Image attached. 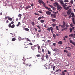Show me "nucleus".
I'll list each match as a JSON object with an SVG mask.
<instances>
[{"label": "nucleus", "mask_w": 75, "mask_h": 75, "mask_svg": "<svg viewBox=\"0 0 75 75\" xmlns=\"http://www.w3.org/2000/svg\"><path fill=\"white\" fill-rule=\"evenodd\" d=\"M38 44H37L36 45H35L34 46H32L31 47V48L32 49V50H35L36 47H38Z\"/></svg>", "instance_id": "f257e3e1"}, {"label": "nucleus", "mask_w": 75, "mask_h": 75, "mask_svg": "<svg viewBox=\"0 0 75 75\" xmlns=\"http://www.w3.org/2000/svg\"><path fill=\"white\" fill-rule=\"evenodd\" d=\"M53 28L52 27H50V28H47V31H50L51 30V31L52 32V33H53V31H53Z\"/></svg>", "instance_id": "f03ea898"}, {"label": "nucleus", "mask_w": 75, "mask_h": 75, "mask_svg": "<svg viewBox=\"0 0 75 75\" xmlns=\"http://www.w3.org/2000/svg\"><path fill=\"white\" fill-rule=\"evenodd\" d=\"M54 6L55 7H58V6H59V5H58V3L57 2H56L53 4Z\"/></svg>", "instance_id": "7ed1b4c3"}, {"label": "nucleus", "mask_w": 75, "mask_h": 75, "mask_svg": "<svg viewBox=\"0 0 75 75\" xmlns=\"http://www.w3.org/2000/svg\"><path fill=\"white\" fill-rule=\"evenodd\" d=\"M50 17H52V18H56V14H52L50 15Z\"/></svg>", "instance_id": "20e7f679"}, {"label": "nucleus", "mask_w": 75, "mask_h": 75, "mask_svg": "<svg viewBox=\"0 0 75 75\" xmlns=\"http://www.w3.org/2000/svg\"><path fill=\"white\" fill-rule=\"evenodd\" d=\"M45 13L47 15H51V12L49 11H45Z\"/></svg>", "instance_id": "39448f33"}, {"label": "nucleus", "mask_w": 75, "mask_h": 75, "mask_svg": "<svg viewBox=\"0 0 75 75\" xmlns=\"http://www.w3.org/2000/svg\"><path fill=\"white\" fill-rule=\"evenodd\" d=\"M57 10H58L59 11H61V8H62V7L61 6H57Z\"/></svg>", "instance_id": "423d86ee"}, {"label": "nucleus", "mask_w": 75, "mask_h": 75, "mask_svg": "<svg viewBox=\"0 0 75 75\" xmlns=\"http://www.w3.org/2000/svg\"><path fill=\"white\" fill-rule=\"evenodd\" d=\"M39 1H40L38 2H39L40 4H44V2L43 1H42L41 0Z\"/></svg>", "instance_id": "0eeeda50"}, {"label": "nucleus", "mask_w": 75, "mask_h": 75, "mask_svg": "<svg viewBox=\"0 0 75 75\" xmlns=\"http://www.w3.org/2000/svg\"><path fill=\"white\" fill-rule=\"evenodd\" d=\"M53 51L56 52H59V50L58 49H54Z\"/></svg>", "instance_id": "6e6552de"}, {"label": "nucleus", "mask_w": 75, "mask_h": 75, "mask_svg": "<svg viewBox=\"0 0 75 75\" xmlns=\"http://www.w3.org/2000/svg\"><path fill=\"white\" fill-rule=\"evenodd\" d=\"M45 8L46 9L48 10L49 11H50L52 12V10H51V8H48V7H45Z\"/></svg>", "instance_id": "1a4fd4ad"}, {"label": "nucleus", "mask_w": 75, "mask_h": 75, "mask_svg": "<svg viewBox=\"0 0 75 75\" xmlns=\"http://www.w3.org/2000/svg\"><path fill=\"white\" fill-rule=\"evenodd\" d=\"M40 57V54H38L37 55H36L35 56V57L36 58H38V57Z\"/></svg>", "instance_id": "9d476101"}, {"label": "nucleus", "mask_w": 75, "mask_h": 75, "mask_svg": "<svg viewBox=\"0 0 75 75\" xmlns=\"http://www.w3.org/2000/svg\"><path fill=\"white\" fill-rule=\"evenodd\" d=\"M71 19H72V21H73V23H74V25H75V19L74 20V18H71Z\"/></svg>", "instance_id": "9b49d317"}, {"label": "nucleus", "mask_w": 75, "mask_h": 75, "mask_svg": "<svg viewBox=\"0 0 75 75\" xmlns=\"http://www.w3.org/2000/svg\"><path fill=\"white\" fill-rule=\"evenodd\" d=\"M50 66H50L49 65H46V66H45V69H49L50 68Z\"/></svg>", "instance_id": "f8f14e48"}, {"label": "nucleus", "mask_w": 75, "mask_h": 75, "mask_svg": "<svg viewBox=\"0 0 75 75\" xmlns=\"http://www.w3.org/2000/svg\"><path fill=\"white\" fill-rule=\"evenodd\" d=\"M31 8V6L29 5V6H27L25 8L27 10V9H28V8Z\"/></svg>", "instance_id": "ddd939ff"}, {"label": "nucleus", "mask_w": 75, "mask_h": 75, "mask_svg": "<svg viewBox=\"0 0 75 75\" xmlns=\"http://www.w3.org/2000/svg\"><path fill=\"white\" fill-rule=\"evenodd\" d=\"M67 48H69L68 50H69L70 51V50L71 49V48L70 47H66V48H65V49H67Z\"/></svg>", "instance_id": "4468645a"}, {"label": "nucleus", "mask_w": 75, "mask_h": 75, "mask_svg": "<svg viewBox=\"0 0 75 75\" xmlns=\"http://www.w3.org/2000/svg\"><path fill=\"white\" fill-rule=\"evenodd\" d=\"M60 3L62 5L64 4V2H63V1H62V0H61L60 1Z\"/></svg>", "instance_id": "2eb2a0df"}, {"label": "nucleus", "mask_w": 75, "mask_h": 75, "mask_svg": "<svg viewBox=\"0 0 75 75\" xmlns=\"http://www.w3.org/2000/svg\"><path fill=\"white\" fill-rule=\"evenodd\" d=\"M58 44L61 45L62 44V41H60L59 42H58Z\"/></svg>", "instance_id": "dca6fc26"}, {"label": "nucleus", "mask_w": 75, "mask_h": 75, "mask_svg": "<svg viewBox=\"0 0 75 75\" xmlns=\"http://www.w3.org/2000/svg\"><path fill=\"white\" fill-rule=\"evenodd\" d=\"M54 65V64H53L52 63H51L49 65L50 66H52Z\"/></svg>", "instance_id": "f3484780"}, {"label": "nucleus", "mask_w": 75, "mask_h": 75, "mask_svg": "<svg viewBox=\"0 0 75 75\" xmlns=\"http://www.w3.org/2000/svg\"><path fill=\"white\" fill-rule=\"evenodd\" d=\"M71 55V54L70 53H68V54H67V56L70 57Z\"/></svg>", "instance_id": "a211bd4d"}, {"label": "nucleus", "mask_w": 75, "mask_h": 75, "mask_svg": "<svg viewBox=\"0 0 75 75\" xmlns=\"http://www.w3.org/2000/svg\"><path fill=\"white\" fill-rule=\"evenodd\" d=\"M71 11H67V14L68 15H69L71 13Z\"/></svg>", "instance_id": "6ab92c4d"}, {"label": "nucleus", "mask_w": 75, "mask_h": 75, "mask_svg": "<svg viewBox=\"0 0 75 75\" xmlns=\"http://www.w3.org/2000/svg\"><path fill=\"white\" fill-rule=\"evenodd\" d=\"M52 21L53 22L55 23V21L57 20L56 19H52Z\"/></svg>", "instance_id": "aec40b11"}, {"label": "nucleus", "mask_w": 75, "mask_h": 75, "mask_svg": "<svg viewBox=\"0 0 75 75\" xmlns=\"http://www.w3.org/2000/svg\"><path fill=\"white\" fill-rule=\"evenodd\" d=\"M24 30H25V31H28L29 30V29L27 28H25Z\"/></svg>", "instance_id": "412c9836"}, {"label": "nucleus", "mask_w": 75, "mask_h": 75, "mask_svg": "<svg viewBox=\"0 0 75 75\" xmlns=\"http://www.w3.org/2000/svg\"><path fill=\"white\" fill-rule=\"evenodd\" d=\"M70 3L71 4H74V1L73 0L71 1L70 2Z\"/></svg>", "instance_id": "4be33fe9"}, {"label": "nucleus", "mask_w": 75, "mask_h": 75, "mask_svg": "<svg viewBox=\"0 0 75 75\" xmlns=\"http://www.w3.org/2000/svg\"><path fill=\"white\" fill-rule=\"evenodd\" d=\"M65 7V9L66 10H68L69 9V7Z\"/></svg>", "instance_id": "5701e85b"}, {"label": "nucleus", "mask_w": 75, "mask_h": 75, "mask_svg": "<svg viewBox=\"0 0 75 75\" xmlns=\"http://www.w3.org/2000/svg\"><path fill=\"white\" fill-rule=\"evenodd\" d=\"M64 3L69 2V0H64Z\"/></svg>", "instance_id": "b1692460"}, {"label": "nucleus", "mask_w": 75, "mask_h": 75, "mask_svg": "<svg viewBox=\"0 0 75 75\" xmlns=\"http://www.w3.org/2000/svg\"><path fill=\"white\" fill-rule=\"evenodd\" d=\"M14 27H15V25L14 24H13L12 26H11V27L12 28H14Z\"/></svg>", "instance_id": "393cba45"}, {"label": "nucleus", "mask_w": 75, "mask_h": 75, "mask_svg": "<svg viewBox=\"0 0 75 75\" xmlns=\"http://www.w3.org/2000/svg\"><path fill=\"white\" fill-rule=\"evenodd\" d=\"M18 17L21 18V17L22 16V15L19 14V15H18Z\"/></svg>", "instance_id": "a878e982"}, {"label": "nucleus", "mask_w": 75, "mask_h": 75, "mask_svg": "<svg viewBox=\"0 0 75 75\" xmlns=\"http://www.w3.org/2000/svg\"><path fill=\"white\" fill-rule=\"evenodd\" d=\"M71 16L72 17H74V13H71Z\"/></svg>", "instance_id": "bb28decb"}, {"label": "nucleus", "mask_w": 75, "mask_h": 75, "mask_svg": "<svg viewBox=\"0 0 75 75\" xmlns=\"http://www.w3.org/2000/svg\"><path fill=\"white\" fill-rule=\"evenodd\" d=\"M21 25V22H18V25H17V27H18V26H19V25Z\"/></svg>", "instance_id": "cd10ccee"}, {"label": "nucleus", "mask_w": 75, "mask_h": 75, "mask_svg": "<svg viewBox=\"0 0 75 75\" xmlns=\"http://www.w3.org/2000/svg\"><path fill=\"white\" fill-rule=\"evenodd\" d=\"M69 30H70V33H72L73 29H72V28H69Z\"/></svg>", "instance_id": "c85d7f7f"}, {"label": "nucleus", "mask_w": 75, "mask_h": 75, "mask_svg": "<svg viewBox=\"0 0 75 75\" xmlns=\"http://www.w3.org/2000/svg\"><path fill=\"white\" fill-rule=\"evenodd\" d=\"M15 40H16V39H15V38H13L12 40V41H15Z\"/></svg>", "instance_id": "c756f323"}, {"label": "nucleus", "mask_w": 75, "mask_h": 75, "mask_svg": "<svg viewBox=\"0 0 75 75\" xmlns=\"http://www.w3.org/2000/svg\"><path fill=\"white\" fill-rule=\"evenodd\" d=\"M44 21H45L44 20H41L40 21V23H43L44 22Z\"/></svg>", "instance_id": "7c9ffc66"}, {"label": "nucleus", "mask_w": 75, "mask_h": 75, "mask_svg": "<svg viewBox=\"0 0 75 75\" xmlns=\"http://www.w3.org/2000/svg\"><path fill=\"white\" fill-rule=\"evenodd\" d=\"M59 71H61V69H57V70L54 73H55V72H58Z\"/></svg>", "instance_id": "2f4dec72"}, {"label": "nucleus", "mask_w": 75, "mask_h": 75, "mask_svg": "<svg viewBox=\"0 0 75 75\" xmlns=\"http://www.w3.org/2000/svg\"><path fill=\"white\" fill-rule=\"evenodd\" d=\"M22 60H23V64L25 65L26 64L25 62V60H24L23 59H22Z\"/></svg>", "instance_id": "473e14b6"}, {"label": "nucleus", "mask_w": 75, "mask_h": 75, "mask_svg": "<svg viewBox=\"0 0 75 75\" xmlns=\"http://www.w3.org/2000/svg\"><path fill=\"white\" fill-rule=\"evenodd\" d=\"M62 6L63 7H65L67 6V5L65 4H62Z\"/></svg>", "instance_id": "72a5a7b5"}, {"label": "nucleus", "mask_w": 75, "mask_h": 75, "mask_svg": "<svg viewBox=\"0 0 75 75\" xmlns=\"http://www.w3.org/2000/svg\"><path fill=\"white\" fill-rule=\"evenodd\" d=\"M27 45H33V44L31 42H30L29 43V44H27Z\"/></svg>", "instance_id": "f704fd0d"}, {"label": "nucleus", "mask_w": 75, "mask_h": 75, "mask_svg": "<svg viewBox=\"0 0 75 75\" xmlns=\"http://www.w3.org/2000/svg\"><path fill=\"white\" fill-rule=\"evenodd\" d=\"M8 18H9V17L6 16H5V20H6L8 19Z\"/></svg>", "instance_id": "c9c22d12"}, {"label": "nucleus", "mask_w": 75, "mask_h": 75, "mask_svg": "<svg viewBox=\"0 0 75 75\" xmlns=\"http://www.w3.org/2000/svg\"><path fill=\"white\" fill-rule=\"evenodd\" d=\"M8 19L9 20L11 21L12 20V18H8Z\"/></svg>", "instance_id": "e433bc0d"}, {"label": "nucleus", "mask_w": 75, "mask_h": 75, "mask_svg": "<svg viewBox=\"0 0 75 75\" xmlns=\"http://www.w3.org/2000/svg\"><path fill=\"white\" fill-rule=\"evenodd\" d=\"M56 25H57V24H56L55 23H53L52 24V26H53V27H54L55 26H56Z\"/></svg>", "instance_id": "4c0bfd02"}, {"label": "nucleus", "mask_w": 75, "mask_h": 75, "mask_svg": "<svg viewBox=\"0 0 75 75\" xmlns=\"http://www.w3.org/2000/svg\"><path fill=\"white\" fill-rule=\"evenodd\" d=\"M62 28H64L65 27V25H61Z\"/></svg>", "instance_id": "58836bf2"}, {"label": "nucleus", "mask_w": 75, "mask_h": 75, "mask_svg": "<svg viewBox=\"0 0 75 75\" xmlns=\"http://www.w3.org/2000/svg\"><path fill=\"white\" fill-rule=\"evenodd\" d=\"M31 24L32 25H33V26H34L35 25V23L34 22H32L31 23Z\"/></svg>", "instance_id": "ea45409f"}, {"label": "nucleus", "mask_w": 75, "mask_h": 75, "mask_svg": "<svg viewBox=\"0 0 75 75\" xmlns=\"http://www.w3.org/2000/svg\"><path fill=\"white\" fill-rule=\"evenodd\" d=\"M26 40L27 41H28L31 42L30 40H29V39H28V38H26Z\"/></svg>", "instance_id": "a19ab883"}, {"label": "nucleus", "mask_w": 75, "mask_h": 75, "mask_svg": "<svg viewBox=\"0 0 75 75\" xmlns=\"http://www.w3.org/2000/svg\"><path fill=\"white\" fill-rule=\"evenodd\" d=\"M55 66L53 67V71H55Z\"/></svg>", "instance_id": "79ce46f5"}, {"label": "nucleus", "mask_w": 75, "mask_h": 75, "mask_svg": "<svg viewBox=\"0 0 75 75\" xmlns=\"http://www.w3.org/2000/svg\"><path fill=\"white\" fill-rule=\"evenodd\" d=\"M70 43H74V42H73V41H72L71 40H70Z\"/></svg>", "instance_id": "37998d69"}, {"label": "nucleus", "mask_w": 75, "mask_h": 75, "mask_svg": "<svg viewBox=\"0 0 75 75\" xmlns=\"http://www.w3.org/2000/svg\"><path fill=\"white\" fill-rule=\"evenodd\" d=\"M64 52H66V53H68V51L66 50H64Z\"/></svg>", "instance_id": "c03bdc74"}, {"label": "nucleus", "mask_w": 75, "mask_h": 75, "mask_svg": "<svg viewBox=\"0 0 75 75\" xmlns=\"http://www.w3.org/2000/svg\"><path fill=\"white\" fill-rule=\"evenodd\" d=\"M68 28H65L63 29H62V30H65L67 29Z\"/></svg>", "instance_id": "a18cd8bd"}, {"label": "nucleus", "mask_w": 75, "mask_h": 75, "mask_svg": "<svg viewBox=\"0 0 75 75\" xmlns=\"http://www.w3.org/2000/svg\"><path fill=\"white\" fill-rule=\"evenodd\" d=\"M68 28H65L63 29H62V30H65L67 29Z\"/></svg>", "instance_id": "49530a36"}, {"label": "nucleus", "mask_w": 75, "mask_h": 75, "mask_svg": "<svg viewBox=\"0 0 75 75\" xmlns=\"http://www.w3.org/2000/svg\"><path fill=\"white\" fill-rule=\"evenodd\" d=\"M11 23H9V24L8 25V27L9 28H11Z\"/></svg>", "instance_id": "de8ad7c7"}, {"label": "nucleus", "mask_w": 75, "mask_h": 75, "mask_svg": "<svg viewBox=\"0 0 75 75\" xmlns=\"http://www.w3.org/2000/svg\"><path fill=\"white\" fill-rule=\"evenodd\" d=\"M53 9V10L54 11H55L56 10V8L55 7H53L52 8Z\"/></svg>", "instance_id": "09e8293b"}, {"label": "nucleus", "mask_w": 75, "mask_h": 75, "mask_svg": "<svg viewBox=\"0 0 75 75\" xmlns=\"http://www.w3.org/2000/svg\"><path fill=\"white\" fill-rule=\"evenodd\" d=\"M56 28L57 29V30H59V29H58V26H56Z\"/></svg>", "instance_id": "8fccbe9b"}, {"label": "nucleus", "mask_w": 75, "mask_h": 75, "mask_svg": "<svg viewBox=\"0 0 75 75\" xmlns=\"http://www.w3.org/2000/svg\"><path fill=\"white\" fill-rule=\"evenodd\" d=\"M65 74L64 72H62V75H65Z\"/></svg>", "instance_id": "3c124183"}, {"label": "nucleus", "mask_w": 75, "mask_h": 75, "mask_svg": "<svg viewBox=\"0 0 75 75\" xmlns=\"http://www.w3.org/2000/svg\"><path fill=\"white\" fill-rule=\"evenodd\" d=\"M53 37L55 38L56 37V35H55V34H53Z\"/></svg>", "instance_id": "603ef678"}, {"label": "nucleus", "mask_w": 75, "mask_h": 75, "mask_svg": "<svg viewBox=\"0 0 75 75\" xmlns=\"http://www.w3.org/2000/svg\"><path fill=\"white\" fill-rule=\"evenodd\" d=\"M73 36H74V35L73 34H71L70 35H69V37H72Z\"/></svg>", "instance_id": "864d4df0"}, {"label": "nucleus", "mask_w": 75, "mask_h": 75, "mask_svg": "<svg viewBox=\"0 0 75 75\" xmlns=\"http://www.w3.org/2000/svg\"><path fill=\"white\" fill-rule=\"evenodd\" d=\"M63 25H65V22L64 21H63Z\"/></svg>", "instance_id": "5fc2aeb1"}, {"label": "nucleus", "mask_w": 75, "mask_h": 75, "mask_svg": "<svg viewBox=\"0 0 75 75\" xmlns=\"http://www.w3.org/2000/svg\"><path fill=\"white\" fill-rule=\"evenodd\" d=\"M37 27H38V28H39V29H40L41 28L40 27L39 25H38Z\"/></svg>", "instance_id": "6e6d98bb"}, {"label": "nucleus", "mask_w": 75, "mask_h": 75, "mask_svg": "<svg viewBox=\"0 0 75 75\" xmlns=\"http://www.w3.org/2000/svg\"><path fill=\"white\" fill-rule=\"evenodd\" d=\"M49 6L51 8H53V6L50 5H49Z\"/></svg>", "instance_id": "4d7b16f0"}, {"label": "nucleus", "mask_w": 75, "mask_h": 75, "mask_svg": "<svg viewBox=\"0 0 75 75\" xmlns=\"http://www.w3.org/2000/svg\"><path fill=\"white\" fill-rule=\"evenodd\" d=\"M45 57H46V59H47L48 58V55L46 54L45 55Z\"/></svg>", "instance_id": "13d9d810"}, {"label": "nucleus", "mask_w": 75, "mask_h": 75, "mask_svg": "<svg viewBox=\"0 0 75 75\" xmlns=\"http://www.w3.org/2000/svg\"><path fill=\"white\" fill-rule=\"evenodd\" d=\"M41 62H43V61H44V58H41Z\"/></svg>", "instance_id": "bf43d9fd"}, {"label": "nucleus", "mask_w": 75, "mask_h": 75, "mask_svg": "<svg viewBox=\"0 0 75 75\" xmlns=\"http://www.w3.org/2000/svg\"><path fill=\"white\" fill-rule=\"evenodd\" d=\"M62 72H63L64 73V72H67V71L66 70H65L64 71H62Z\"/></svg>", "instance_id": "052dcab7"}, {"label": "nucleus", "mask_w": 75, "mask_h": 75, "mask_svg": "<svg viewBox=\"0 0 75 75\" xmlns=\"http://www.w3.org/2000/svg\"><path fill=\"white\" fill-rule=\"evenodd\" d=\"M34 14L36 15H38L39 16V14L38 13H35Z\"/></svg>", "instance_id": "680f3d73"}, {"label": "nucleus", "mask_w": 75, "mask_h": 75, "mask_svg": "<svg viewBox=\"0 0 75 75\" xmlns=\"http://www.w3.org/2000/svg\"><path fill=\"white\" fill-rule=\"evenodd\" d=\"M38 12H39V13H40L41 14L42 13V11H38Z\"/></svg>", "instance_id": "e2e57ef3"}, {"label": "nucleus", "mask_w": 75, "mask_h": 75, "mask_svg": "<svg viewBox=\"0 0 75 75\" xmlns=\"http://www.w3.org/2000/svg\"><path fill=\"white\" fill-rule=\"evenodd\" d=\"M65 26H66V27H69V25L67 24L65 25Z\"/></svg>", "instance_id": "0e129e2a"}, {"label": "nucleus", "mask_w": 75, "mask_h": 75, "mask_svg": "<svg viewBox=\"0 0 75 75\" xmlns=\"http://www.w3.org/2000/svg\"><path fill=\"white\" fill-rule=\"evenodd\" d=\"M41 19V17H40L38 18V20H40Z\"/></svg>", "instance_id": "69168bd1"}, {"label": "nucleus", "mask_w": 75, "mask_h": 75, "mask_svg": "<svg viewBox=\"0 0 75 75\" xmlns=\"http://www.w3.org/2000/svg\"><path fill=\"white\" fill-rule=\"evenodd\" d=\"M43 4L44 7H46V5H45V3H44Z\"/></svg>", "instance_id": "338daca9"}, {"label": "nucleus", "mask_w": 75, "mask_h": 75, "mask_svg": "<svg viewBox=\"0 0 75 75\" xmlns=\"http://www.w3.org/2000/svg\"><path fill=\"white\" fill-rule=\"evenodd\" d=\"M71 44H73V45H74V46H75V42L73 43H71Z\"/></svg>", "instance_id": "774afa93"}]
</instances>
